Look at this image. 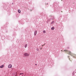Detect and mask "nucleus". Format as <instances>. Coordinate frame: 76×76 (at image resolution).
I'll return each instance as SVG.
<instances>
[{"mask_svg":"<svg viewBox=\"0 0 76 76\" xmlns=\"http://www.w3.org/2000/svg\"><path fill=\"white\" fill-rule=\"evenodd\" d=\"M64 51H65V52H66V51H67V53L68 54H69V55H71V52L70 51H68V50H64Z\"/></svg>","mask_w":76,"mask_h":76,"instance_id":"nucleus-1","label":"nucleus"},{"mask_svg":"<svg viewBox=\"0 0 76 76\" xmlns=\"http://www.w3.org/2000/svg\"><path fill=\"white\" fill-rule=\"evenodd\" d=\"M24 56H29V54L28 53H25L24 54Z\"/></svg>","mask_w":76,"mask_h":76,"instance_id":"nucleus-2","label":"nucleus"},{"mask_svg":"<svg viewBox=\"0 0 76 76\" xmlns=\"http://www.w3.org/2000/svg\"><path fill=\"white\" fill-rule=\"evenodd\" d=\"M8 68H11L12 67V65L11 64H10L8 65Z\"/></svg>","mask_w":76,"mask_h":76,"instance_id":"nucleus-3","label":"nucleus"},{"mask_svg":"<svg viewBox=\"0 0 76 76\" xmlns=\"http://www.w3.org/2000/svg\"><path fill=\"white\" fill-rule=\"evenodd\" d=\"M37 31H36L35 32H34V35L35 36L36 35H37Z\"/></svg>","mask_w":76,"mask_h":76,"instance_id":"nucleus-4","label":"nucleus"},{"mask_svg":"<svg viewBox=\"0 0 76 76\" xmlns=\"http://www.w3.org/2000/svg\"><path fill=\"white\" fill-rule=\"evenodd\" d=\"M4 67V65H2L0 66V68H3Z\"/></svg>","mask_w":76,"mask_h":76,"instance_id":"nucleus-5","label":"nucleus"},{"mask_svg":"<svg viewBox=\"0 0 76 76\" xmlns=\"http://www.w3.org/2000/svg\"><path fill=\"white\" fill-rule=\"evenodd\" d=\"M51 30H54V27H52L51 28Z\"/></svg>","mask_w":76,"mask_h":76,"instance_id":"nucleus-6","label":"nucleus"},{"mask_svg":"<svg viewBox=\"0 0 76 76\" xmlns=\"http://www.w3.org/2000/svg\"><path fill=\"white\" fill-rule=\"evenodd\" d=\"M18 13H20V10H18Z\"/></svg>","mask_w":76,"mask_h":76,"instance_id":"nucleus-7","label":"nucleus"},{"mask_svg":"<svg viewBox=\"0 0 76 76\" xmlns=\"http://www.w3.org/2000/svg\"><path fill=\"white\" fill-rule=\"evenodd\" d=\"M27 45H28L27 44L25 45V48H26V47H27Z\"/></svg>","mask_w":76,"mask_h":76,"instance_id":"nucleus-8","label":"nucleus"},{"mask_svg":"<svg viewBox=\"0 0 76 76\" xmlns=\"http://www.w3.org/2000/svg\"><path fill=\"white\" fill-rule=\"evenodd\" d=\"M36 50H37V51H39V49H38V48H37Z\"/></svg>","mask_w":76,"mask_h":76,"instance_id":"nucleus-9","label":"nucleus"},{"mask_svg":"<svg viewBox=\"0 0 76 76\" xmlns=\"http://www.w3.org/2000/svg\"><path fill=\"white\" fill-rule=\"evenodd\" d=\"M23 73H20V75H23Z\"/></svg>","mask_w":76,"mask_h":76,"instance_id":"nucleus-10","label":"nucleus"},{"mask_svg":"<svg viewBox=\"0 0 76 76\" xmlns=\"http://www.w3.org/2000/svg\"><path fill=\"white\" fill-rule=\"evenodd\" d=\"M43 33H45L46 32H45V31H43Z\"/></svg>","mask_w":76,"mask_h":76,"instance_id":"nucleus-11","label":"nucleus"},{"mask_svg":"<svg viewBox=\"0 0 76 76\" xmlns=\"http://www.w3.org/2000/svg\"><path fill=\"white\" fill-rule=\"evenodd\" d=\"M45 45V44L44 45H42V47H43L44 46V45Z\"/></svg>","mask_w":76,"mask_h":76,"instance_id":"nucleus-12","label":"nucleus"},{"mask_svg":"<svg viewBox=\"0 0 76 76\" xmlns=\"http://www.w3.org/2000/svg\"><path fill=\"white\" fill-rule=\"evenodd\" d=\"M54 23V22L53 21L51 22V24H53V23Z\"/></svg>","mask_w":76,"mask_h":76,"instance_id":"nucleus-13","label":"nucleus"},{"mask_svg":"<svg viewBox=\"0 0 76 76\" xmlns=\"http://www.w3.org/2000/svg\"><path fill=\"white\" fill-rule=\"evenodd\" d=\"M40 48V50H41L42 49V48H41V47H40V48Z\"/></svg>","mask_w":76,"mask_h":76,"instance_id":"nucleus-14","label":"nucleus"},{"mask_svg":"<svg viewBox=\"0 0 76 76\" xmlns=\"http://www.w3.org/2000/svg\"><path fill=\"white\" fill-rule=\"evenodd\" d=\"M35 65H36V66H37V64H35Z\"/></svg>","mask_w":76,"mask_h":76,"instance_id":"nucleus-15","label":"nucleus"},{"mask_svg":"<svg viewBox=\"0 0 76 76\" xmlns=\"http://www.w3.org/2000/svg\"><path fill=\"white\" fill-rule=\"evenodd\" d=\"M61 12H62V11H61Z\"/></svg>","mask_w":76,"mask_h":76,"instance_id":"nucleus-16","label":"nucleus"}]
</instances>
